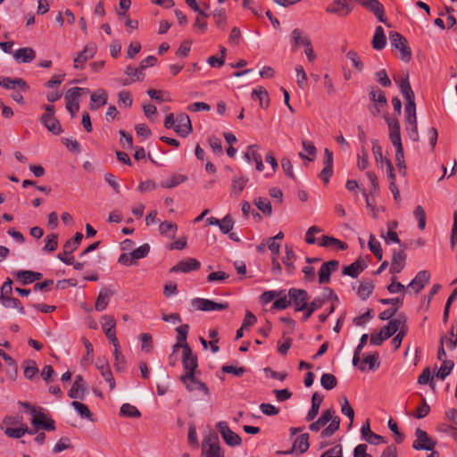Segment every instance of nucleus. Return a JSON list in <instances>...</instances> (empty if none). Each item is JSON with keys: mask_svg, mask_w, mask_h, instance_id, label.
Masks as SVG:
<instances>
[{"mask_svg": "<svg viewBox=\"0 0 457 457\" xmlns=\"http://www.w3.org/2000/svg\"><path fill=\"white\" fill-rule=\"evenodd\" d=\"M101 326L102 329L104 332L106 337L110 340V342L114 346V368L116 371L122 372L127 368V361L125 357L120 353V346L119 341L116 337V320L113 316H101Z\"/></svg>", "mask_w": 457, "mask_h": 457, "instance_id": "f257e3e1", "label": "nucleus"}, {"mask_svg": "<svg viewBox=\"0 0 457 457\" xmlns=\"http://www.w3.org/2000/svg\"><path fill=\"white\" fill-rule=\"evenodd\" d=\"M339 303L340 300L334 290L326 287L310 303L308 312L305 314H312L320 310H323L325 314H332Z\"/></svg>", "mask_w": 457, "mask_h": 457, "instance_id": "f03ea898", "label": "nucleus"}, {"mask_svg": "<svg viewBox=\"0 0 457 457\" xmlns=\"http://www.w3.org/2000/svg\"><path fill=\"white\" fill-rule=\"evenodd\" d=\"M389 40L391 47L400 52L399 58L403 62H409L411 59L412 54L407 39L399 32L390 31Z\"/></svg>", "mask_w": 457, "mask_h": 457, "instance_id": "7ed1b4c3", "label": "nucleus"}, {"mask_svg": "<svg viewBox=\"0 0 457 457\" xmlns=\"http://www.w3.org/2000/svg\"><path fill=\"white\" fill-rule=\"evenodd\" d=\"M193 310L200 312H224L228 311L229 304L227 302L218 303L206 298L195 297L190 301Z\"/></svg>", "mask_w": 457, "mask_h": 457, "instance_id": "20e7f679", "label": "nucleus"}, {"mask_svg": "<svg viewBox=\"0 0 457 457\" xmlns=\"http://www.w3.org/2000/svg\"><path fill=\"white\" fill-rule=\"evenodd\" d=\"M287 296H289L290 306L294 307L295 312H298L305 310L308 312L310 303L309 295L306 290L291 287L287 292Z\"/></svg>", "mask_w": 457, "mask_h": 457, "instance_id": "39448f33", "label": "nucleus"}, {"mask_svg": "<svg viewBox=\"0 0 457 457\" xmlns=\"http://www.w3.org/2000/svg\"><path fill=\"white\" fill-rule=\"evenodd\" d=\"M22 405L30 411V414L32 415L31 424L33 427H39L46 431L55 430V422L53 419L47 418L44 412L37 411L29 403H23Z\"/></svg>", "mask_w": 457, "mask_h": 457, "instance_id": "423d86ee", "label": "nucleus"}, {"mask_svg": "<svg viewBox=\"0 0 457 457\" xmlns=\"http://www.w3.org/2000/svg\"><path fill=\"white\" fill-rule=\"evenodd\" d=\"M12 281L8 278L1 287L0 301L1 303L6 308L18 309L20 312H24V307L21 305L19 299L12 296Z\"/></svg>", "mask_w": 457, "mask_h": 457, "instance_id": "0eeeda50", "label": "nucleus"}, {"mask_svg": "<svg viewBox=\"0 0 457 457\" xmlns=\"http://www.w3.org/2000/svg\"><path fill=\"white\" fill-rule=\"evenodd\" d=\"M45 113L40 117L41 123L54 135H60L62 129L60 121L54 117L55 108L54 105L44 106Z\"/></svg>", "mask_w": 457, "mask_h": 457, "instance_id": "6e6552de", "label": "nucleus"}, {"mask_svg": "<svg viewBox=\"0 0 457 457\" xmlns=\"http://www.w3.org/2000/svg\"><path fill=\"white\" fill-rule=\"evenodd\" d=\"M393 317L394 316H378L381 320H388L387 324L380 329L384 335V338H390L406 325L405 316H398V318L392 319Z\"/></svg>", "mask_w": 457, "mask_h": 457, "instance_id": "1a4fd4ad", "label": "nucleus"}, {"mask_svg": "<svg viewBox=\"0 0 457 457\" xmlns=\"http://www.w3.org/2000/svg\"><path fill=\"white\" fill-rule=\"evenodd\" d=\"M182 365L186 370V374L182 375L180 378H194V374H195V370L198 368V360L197 357L193 354V351L189 345L184 347Z\"/></svg>", "mask_w": 457, "mask_h": 457, "instance_id": "9d476101", "label": "nucleus"}, {"mask_svg": "<svg viewBox=\"0 0 457 457\" xmlns=\"http://www.w3.org/2000/svg\"><path fill=\"white\" fill-rule=\"evenodd\" d=\"M216 428L228 445L235 447L241 445L242 439L240 436L229 428L227 421H219L216 424Z\"/></svg>", "mask_w": 457, "mask_h": 457, "instance_id": "9b49d317", "label": "nucleus"}, {"mask_svg": "<svg viewBox=\"0 0 457 457\" xmlns=\"http://www.w3.org/2000/svg\"><path fill=\"white\" fill-rule=\"evenodd\" d=\"M415 436L416 439L412 444V448L417 451H432L436 445V442L431 439L428 433L420 428H416Z\"/></svg>", "mask_w": 457, "mask_h": 457, "instance_id": "f8f14e48", "label": "nucleus"}, {"mask_svg": "<svg viewBox=\"0 0 457 457\" xmlns=\"http://www.w3.org/2000/svg\"><path fill=\"white\" fill-rule=\"evenodd\" d=\"M96 50L97 48L96 44L89 43L86 45L84 49L73 59L74 69L79 71L83 70L85 68V63L95 56Z\"/></svg>", "mask_w": 457, "mask_h": 457, "instance_id": "ddd939ff", "label": "nucleus"}, {"mask_svg": "<svg viewBox=\"0 0 457 457\" xmlns=\"http://www.w3.org/2000/svg\"><path fill=\"white\" fill-rule=\"evenodd\" d=\"M386 121L389 129V138L395 148L403 149L401 138V128L400 123L396 118L386 117Z\"/></svg>", "mask_w": 457, "mask_h": 457, "instance_id": "4468645a", "label": "nucleus"}, {"mask_svg": "<svg viewBox=\"0 0 457 457\" xmlns=\"http://www.w3.org/2000/svg\"><path fill=\"white\" fill-rule=\"evenodd\" d=\"M360 5L371 12L378 21L386 25V17L385 15V8L378 0H353Z\"/></svg>", "mask_w": 457, "mask_h": 457, "instance_id": "2eb2a0df", "label": "nucleus"}, {"mask_svg": "<svg viewBox=\"0 0 457 457\" xmlns=\"http://www.w3.org/2000/svg\"><path fill=\"white\" fill-rule=\"evenodd\" d=\"M323 163L324 167L318 176L320 180L327 185L333 175V153L328 148L324 150Z\"/></svg>", "mask_w": 457, "mask_h": 457, "instance_id": "dca6fc26", "label": "nucleus"}, {"mask_svg": "<svg viewBox=\"0 0 457 457\" xmlns=\"http://www.w3.org/2000/svg\"><path fill=\"white\" fill-rule=\"evenodd\" d=\"M174 130L182 137H187L192 132L191 120L187 113L181 112L177 115Z\"/></svg>", "mask_w": 457, "mask_h": 457, "instance_id": "f3484780", "label": "nucleus"}, {"mask_svg": "<svg viewBox=\"0 0 457 457\" xmlns=\"http://www.w3.org/2000/svg\"><path fill=\"white\" fill-rule=\"evenodd\" d=\"M361 436L362 440L374 445L386 443L384 436L371 431L369 420L361 428Z\"/></svg>", "mask_w": 457, "mask_h": 457, "instance_id": "a211bd4d", "label": "nucleus"}, {"mask_svg": "<svg viewBox=\"0 0 457 457\" xmlns=\"http://www.w3.org/2000/svg\"><path fill=\"white\" fill-rule=\"evenodd\" d=\"M87 393V384L81 375H77L73 385L68 391V396L71 399L83 400Z\"/></svg>", "mask_w": 457, "mask_h": 457, "instance_id": "6ab92c4d", "label": "nucleus"}, {"mask_svg": "<svg viewBox=\"0 0 457 457\" xmlns=\"http://www.w3.org/2000/svg\"><path fill=\"white\" fill-rule=\"evenodd\" d=\"M353 8V5L347 3L346 0H334L327 6L326 12L338 16H346L352 12Z\"/></svg>", "mask_w": 457, "mask_h": 457, "instance_id": "aec40b11", "label": "nucleus"}, {"mask_svg": "<svg viewBox=\"0 0 457 457\" xmlns=\"http://www.w3.org/2000/svg\"><path fill=\"white\" fill-rule=\"evenodd\" d=\"M430 274L428 270L419 271L414 278L408 284L407 290L413 291L415 294L421 291L426 284L428 283Z\"/></svg>", "mask_w": 457, "mask_h": 457, "instance_id": "412c9836", "label": "nucleus"}, {"mask_svg": "<svg viewBox=\"0 0 457 457\" xmlns=\"http://www.w3.org/2000/svg\"><path fill=\"white\" fill-rule=\"evenodd\" d=\"M201 263L195 258H187L179 262L175 266L170 269V272L178 273H189L194 270H199Z\"/></svg>", "mask_w": 457, "mask_h": 457, "instance_id": "4be33fe9", "label": "nucleus"}, {"mask_svg": "<svg viewBox=\"0 0 457 457\" xmlns=\"http://www.w3.org/2000/svg\"><path fill=\"white\" fill-rule=\"evenodd\" d=\"M201 457H224L218 438L214 442H211L210 438L203 442Z\"/></svg>", "mask_w": 457, "mask_h": 457, "instance_id": "5701e85b", "label": "nucleus"}, {"mask_svg": "<svg viewBox=\"0 0 457 457\" xmlns=\"http://www.w3.org/2000/svg\"><path fill=\"white\" fill-rule=\"evenodd\" d=\"M339 267V262L337 260H331L324 262L319 270V283L326 284L330 281V275L336 271Z\"/></svg>", "mask_w": 457, "mask_h": 457, "instance_id": "b1692460", "label": "nucleus"}, {"mask_svg": "<svg viewBox=\"0 0 457 457\" xmlns=\"http://www.w3.org/2000/svg\"><path fill=\"white\" fill-rule=\"evenodd\" d=\"M16 280L21 285H29L40 280L43 278L41 272L33 270H17L13 273Z\"/></svg>", "mask_w": 457, "mask_h": 457, "instance_id": "393cba45", "label": "nucleus"}, {"mask_svg": "<svg viewBox=\"0 0 457 457\" xmlns=\"http://www.w3.org/2000/svg\"><path fill=\"white\" fill-rule=\"evenodd\" d=\"M0 86L5 89H15L18 87L23 92L29 89L27 82L20 78L0 77Z\"/></svg>", "mask_w": 457, "mask_h": 457, "instance_id": "a878e982", "label": "nucleus"}, {"mask_svg": "<svg viewBox=\"0 0 457 457\" xmlns=\"http://www.w3.org/2000/svg\"><path fill=\"white\" fill-rule=\"evenodd\" d=\"M309 447H310L309 434L303 433V434H301L300 436H296V438L293 444L292 449L289 451H286L283 453L284 454H291L294 451H297L299 454H303L308 451Z\"/></svg>", "mask_w": 457, "mask_h": 457, "instance_id": "bb28decb", "label": "nucleus"}, {"mask_svg": "<svg viewBox=\"0 0 457 457\" xmlns=\"http://www.w3.org/2000/svg\"><path fill=\"white\" fill-rule=\"evenodd\" d=\"M96 366L100 371L104 379L109 383L110 389L112 390L115 387V380L113 378L108 361L104 359H98L96 361Z\"/></svg>", "mask_w": 457, "mask_h": 457, "instance_id": "cd10ccee", "label": "nucleus"}, {"mask_svg": "<svg viewBox=\"0 0 457 457\" xmlns=\"http://www.w3.org/2000/svg\"><path fill=\"white\" fill-rule=\"evenodd\" d=\"M367 268V263L361 258H358L353 263L348 266H345L343 269V274L347 275L353 278L359 276Z\"/></svg>", "mask_w": 457, "mask_h": 457, "instance_id": "c85d7f7f", "label": "nucleus"}, {"mask_svg": "<svg viewBox=\"0 0 457 457\" xmlns=\"http://www.w3.org/2000/svg\"><path fill=\"white\" fill-rule=\"evenodd\" d=\"M406 254L403 251H393L392 263L390 267V273H400L405 266Z\"/></svg>", "mask_w": 457, "mask_h": 457, "instance_id": "c756f323", "label": "nucleus"}, {"mask_svg": "<svg viewBox=\"0 0 457 457\" xmlns=\"http://www.w3.org/2000/svg\"><path fill=\"white\" fill-rule=\"evenodd\" d=\"M13 57L18 63H29L36 57V52L31 47H21L17 49Z\"/></svg>", "mask_w": 457, "mask_h": 457, "instance_id": "7c9ffc66", "label": "nucleus"}, {"mask_svg": "<svg viewBox=\"0 0 457 457\" xmlns=\"http://www.w3.org/2000/svg\"><path fill=\"white\" fill-rule=\"evenodd\" d=\"M180 381L186 385L188 391H201L206 395L210 394L209 388L206 386V384L198 380L195 378V374H194V378H180Z\"/></svg>", "mask_w": 457, "mask_h": 457, "instance_id": "2f4dec72", "label": "nucleus"}, {"mask_svg": "<svg viewBox=\"0 0 457 457\" xmlns=\"http://www.w3.org/2000/svg\"><path fill=\"white\" fill-rule=\"evenodd\" d=\"M113 295H114L113 290L107 288V287L102 288L98 294V296H97V299L96 302V305H95L96 310L97 312H103L104 310H105L110 302L111 297Z\"/></svg>", "mask_w": 457, "mask_h": 457, "instance_id": "473e14b6", "label": "nucleus"}, {"mask_svg": "<svg viewBox=\"0 0 457 457\" xmlns=\"http://www.w3.org/2000/svg\"><path fill=\"white\" fill-rule=\"evenodd\" d=\"M371 46L372 48L377 51H380L386 47V37L384 29L381 26L376 27L371 41Z\"/></svg>", "mask_w": 457, "mask_h": 457, "instance_id": "72a5a7b5", "label": "nucleus"}, {"mask_svg": "<svg viewBox=\"0 0 457 457\" xmlns=\"http://www.w3.org/2000/svg\"><path fill=\"white\" fill-rule=\"evenodd\" d=\"M319 245L322 247H337L340 250H346L348 245L346 243L327 235H323L320 240Z\"/></svg>", "mask_w": 457, "mask_h": 457, "instance_id": "f704fd0d", "label": "nucleus"}, {"mask_svg": "<svg viewBox=\"0 0 457 457\" xmlns=\"http://www.w3.org/2000/svg\"><path fill=\"white\" fill-rule=\"evenodd\" d=\"M311 40L308 36L303 35V31L300 29H294L290 34V43H291V50L293 52L297 51V49L303 46V42L304 40Z\"/></svg>", "mask_w": 457, "mask_h": 457, "instance_id": "c9c22d12", "label": "nucleus"}, {"mask_svg": "<svg viewBox=\"0 0 457 457\" xmlns=\"http://www.w3.org/2000/svg\"><path fill=\"white\" fill-rule=\"evenodd\" d=\"M322 400L323 396L319 395V393L316 392L312 395V405L305 417L306 421H312L317 417Z\"/></svg>", "mask_w": 457, "mask_h": 457, "instance_id": "e433bc0d", "label": "nucleus"}, {"mask_svg": "<svg viewBox=\"0 0 457 457\" xmlns=\"http://www.w3.org/2000/svg\"><path fill=\"white\" fill-rule=\"evenodd\" d=\"M296 260V254L294 252L292 246L286 245V255L283 258L282 262L284 265L286 266V270L289 275L294 274L295 267V261Z\"/></svg>", "mask_w": 457, "mask_h": 457, "instance_id": "4c0bfd02", "label": "nucleus"}, {"mask_svg": "<svg viewBox=\"0 0 457 457\" xmlns=\"http://www.w3.org/2000/svg\"><path fill=\"white\" fill-rule=\"evenodd\" d=\"M279 295H278L272 303L271 309L277 311H283L290 306L289 296L285 290H278Z\"/></svg>", "mask_w": 457, "mask_h": 457, "instance_id": "58836bf2", "label": "nucleus"}, {"mask_svg": "<svg viewBox=\"0 0 457 457\" xmlns=\"http://www.w3.org/2000/svg\"><path fill=\"white\" fill-rule=\"evenodd\" d=\"M90 109L96 110L99 107L106 104L107 103V93L104 89H99L97 92L91 95Z\"/></svg>", "mask_w": 457, "mask_h": 457, "instance_id": "ea45409f", "label": "nucleus"}, {"mask_svg": "<svg viewBox=\"0 0 457 457\" xmlns=\"http://www.w3.org/2000/svg\"><path fill=\"white\" fill-rule=\"evenodd\" d=\"M83 239L81 232H76L72 238L67 240L63 245L64 254H71L77 250Z\"/></svg>", "mask_w": 457, "mask_h": 457, "instance_id": "a19ab883", "label": "nucleus"}, {"mask_svg": "<svg viewBox=\"0 0 457 457\" xmlns=\"http://www.w3.org/2000/svg\"><path fill=\"white\" fill-rule=\"evenodd\" d=\"M252 98L253 100H259L260 105L262 108L269 106L270 99L268 91L263 87H257L253 89Z\"/></svg>", "mask_w": 457, "mask_h": 457, "instance_id": "79ce46f5", "label": "nucleus"}, {"mask_svg": "<svg viewBox=\"0 0 457 457\" xmlns=\"http://www.w3.org/2000/svg\"><path fill=\"white\" fill-rule=\"evenodd\" d=\"M362 364L360 365L359 369L361 371H364L366 370V364L369 365V369L370 370H375L376 369H378L380 365V361H379V353L378 352H375L374 353L372 354H369L367 355L363 361H362Z\"/></svg>", "mask_w": 457, "mask_h": 457, "instance_id": "37998d69", "label": "nucleus"}, {"mask_svg": "<svg viewBox=\"0 0 457 457\" xmlns=\"http://www.w3.org/2000/svg\"><path fill=\"white\" fill-rule=\"evenodd\" d=\"M187 179L186 175L182 174H172L167 178L164 181L161 182L160 186L162 188H173Z\"/></svg>", "mask_w": 457, "mask_h": 457, "instance_id": "c03bdc74", "label": "nucleus"}, {"mask_svg": "<svg viewBox=\"0 0 457 457\" xmlns=\"http://www.w3.org/2000/svg\"><path fill=\"white\" fill-rule=\"evenodd\" d=\"M380 303L383 304H391L392 307L382 312L380 314H395L398 309L403 305V297L386 298L381 299Z\"/></svg>", "mask_w": 457, "mask_h": 457, "instance_id": "a18cd8bd", "label": "nucleus"}, {"mask_svg": "<svg viewBox=\"0 0 457 457\" xmlns=\"http://www.w3.org/2000/svg\"><path fill=\"white\" fill-rule=\"evenodd\" d=\"M302 145H303V151L311 157H308L305 154L301 152V153H299L300 158L303 160H307L309 162H312L314 159V157L316 156V153H317L315 145H313L312 142L308 141V140H303Z\"/></svg>", "mask_w": 457, "mask_h": 457, "instance_id": "49530a36", "label": "nucleus"}, {"mask_svg": "<svg viewBox=\"0 0 457 457\" xmlns=\"http://www.w3.org/2000/svg\"><path fill=\"white\" fill-rule=\"evenodd\" d=\"M178 226L172 221H163L159 226L160 234L169 237H175Z\"/></svg>", "mask_w": 457, "mask_h": 457, "instance_id": "de8ad7c7", "label": "nucleus"}, {"mask_svg": "<svg viewBox=\"0 0 457 457\" xmlns=\"http://www.w3.org/2000/svg\"><path fill=\"white\" fill-rule=\"evenodd\" d=\"M256 207L266 216L272 214L270 201L266 197H257L253 201Z\"/></svg>", "mask_w": 457, "mask_h": 457, "instance_id": "09e8293b", "label": "nucleus"}, {"mask_svg": "<svg viewBox=\"0 0 457 457\" xmlns=\"http://www.w3.org/2000/svg\"><path fill=\"white\" fill-rule=\"evenodd\" d=\"M81 91L89 92V90L87 88H82V87H71L69 90H67L65 96H64L66 105H69V104H71V103H79V98L80 96Z\"/></svg>", "mask_w": 457, "mask_h": 457, "instance_id": "8fccbe9b", "label": "nucleus"}, {"mask_svg": "<svg viewBox=\"0 0 457 457\" xmlns=\"http://www.w3.org/2000/svg\"><path fill=\"white\" fill-rule=\"evenodd\" d=\"M212 18L219 29L222 30L226 29L227 16L223 8L215 9L212 12Z\"/></svg>", "mask_w": 457, "mask_h": 457, "instance_id": "3c124183", "label": "nucleus"}, {"mask_svg": "<svg viewBox=\"0 0 457 457\" xmlns=\"http://www.w3.org/2000/svg\"><path fill=\"white\" fill-rule=\"evenodd\" d=\"M22 367L24 368V377L29 380L39 371L36 361L32 360L24 361Z\"/></svg>", "mask_w": 457, "mask_h": 457, "instance_id": "603ef678", "label": "nucleus"}, {"mask_svg": "<svg viewBox=\"0 0 457 457\" xmlns=\"http://www.w3.org/2000/svg\"><path fill=\"white\" fill-rule=\"evenodd\" d=\"M370 252L376 256L378 260H382L383 251L380 243L376 239L375 236L370 235L368 243Z\"/></svg>", "mask_w": 457, "mask_h": 457, "instance_id": "864d4df0", "label": "nucleus"}, {"mask_svg": "<svg viewBox=\"0 0 457 457\" xmlns=\"http://www.w3.org/2000/svg\"><path fill=\"white\" fill-rule=\"evenodd\" d=\"M27 431H29V428L27 425L25 424H22L21 427L19 428H6L4 429V434L8 436V437H12V438H21L25 434H27Z\"/></svg>", "mask_w": 457, "mask_h": 457, "instance_id": "5fc2aeb1", "label": "nucleus"}, {"mask_svg": "<svg viewBox=\"0 0 457 457\" xmlns=\"http://www.w3.org/2000/svg\"><path fill=\"white\" fill-rule=\"evenodd\" d=\"M370 98L378 105H386L387 104L385 93L379 88L372 87L370 92Z\"/></svg>", "mask_w": 457, "mask_h": 457, "instance_id": "6e6d98bb", "label": "nucleus"}, {"mask_svg": "<svg viewBox=\"0 0 457 457\" xmlns=\"http://www.w3.org/2000/svg\"><path fill=\"white\" fill-rule=\"evenodd\" d=\"M125 74L133 80V82L136 81H142L145 78L144 71L140 69V67L134 68L131 65H128L125 69Z\"/></svg>", "mask_w": 457, "mask_h": 457, "instance_id": "4d7b16f0", "label": "nucleus"}, {"mask_svg": "<svg viewBox=\"0 0 457 457\" xmlns=\"http://www.w3.org/2000/svg\"><path fill=\"white\" fill-rule=\"evenodd\" d=\"M71 406L76 410L81 418L87 420L92 419V412L86 404L78 401H73L71 402Z\"/></svg>", "mask_w": 457, "mask_h": 457, "instance_id": "13d9d810", "label": "nucleus"}, {"mask_svg": "<svg viewBox=\"0 0 457 457\" xmlns=\"http://www.w3.org/2000/svg\"><path fill=\"white\" fill-rule=\"evenodd\" d=\"M320 384L324 389L331 390L337 386V379L333 374L323 373L320 378Z\"/></svg>", "mask_w": 457, "mask_h": 457, "instance_id": "bf43d9fd", "label": "nucleus"}, {"mask_svg": "<svg viewBox=\"0 0 457 457\" xmlns=\"http://www.w3.org/2000/svg\"><path fill=\"white\" fill-rule=\"evenodd\" d=\"M120 411V414L125 417L139 418L141 416V412L137 410V408L130 403H123Z\"/></svg>", "mask_w": 457, "mask_h": 457, "instance_id": "052dcab7", "label": "nucleus"}, {"mask_svg": "<svg viewBox=\"0 0 457 457\" xmlns=\"http://www.w3.org/2000/svg\"><path fill=\"white\" fill-rule=\"evenodd\" d=\"M248 182V179L244 176L235 177L232 180V193L235 195H239L246 186Z\"/></svg>", "mask_w": 457, "mask_h": 457, "instance_id": "680f3d73", "label": "nucleus"}, {"mask_svg": "<svg viewBox=\"0 0 457 457\" xmlns=\"http://www.w3.org/2000/svg\"><path fill=\"white\" fill-rule=\"evenodd\" d=\"M454 367V362L453 361H445L442 362L441 367L436 372V377L441 380L445 379L447 376H449Z\"/></svg>", "mask_w": 457, "mask_h": 457, "instance_id": "e2e57ef3", "label": "nucleus"}, {"mask_svg": "<svg viewBox=\"0 0 457 457\" xmlns=\"http://www.w3.org/2000/svg\"><path fill=\"white\" fill-rule=\"evenodd\" d=\"M374 286L370 281H365L361 283V285L358 287L357 295L361 298L362 300H365L370 297V295L372 294Z\"/></svg>", "mask_w": 457, "mask_h": 457, "instance_id": "0e129e2a", "label": "nucleus"}, {"mask_svg": "<svg viewBox=\"0 0 457 457\" xmlns=\"http://www.w3.org/2000/svg\"><path fill=\"white\" fill-rule=\"evenodd\" d=\"M58 246V235L52 233L46 236V245L42 248L44 252H54Z\"/></svg>", "mask_w": 457, "mask_h": 457, "instance_id": "69168bd1", "label": "nucleus"}, {"mask_svg": "<svg viewBox=\"0 0 457 457\" xmlns=\"http://www.w3.org/2000/svg\"><path fill=\"white\" fill-rule=\"evenodd\" d=\"M387 290L390 294L402 293L403 298L405 293L408 291L407 287H405L402 283L396 281L395 277H393L391 278V283L387 286Z\"/></svg>", "mask_w": 457, "mask_h": 457, "instance_id": "338daca9", "label": "nucleus"}, {"mask_svg": "<svg viewBox=\"0 0 457 457\" xmlns=\"http://www.w3.org/2000/svg\"><path fill=\"white\" fill-rule=\"evenodd\" d=\"M234 227V220L229 214L220 220L219 228L222 234H228Z\"/></svg>", "mask_w": 457, "mask_h": 457, "instance_id": "774afa93", "label": "nucleus"}]
</instances>
